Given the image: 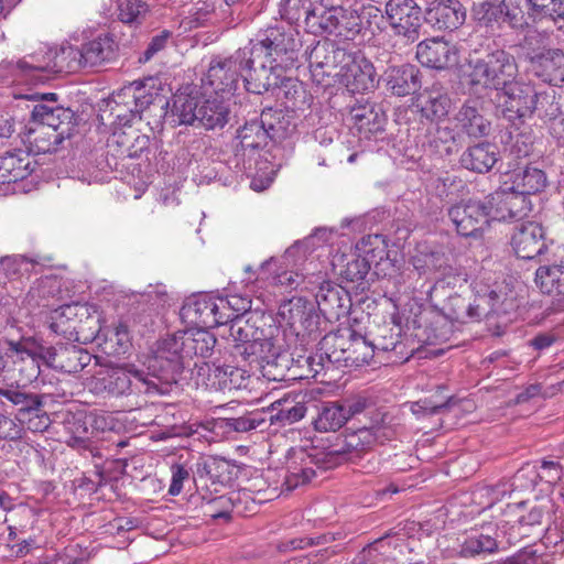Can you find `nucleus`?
<instances>
[{
    "instance_id": "obj_1",
    "label": "nucleus",
    "mask_w": 564,
    "mask_h": 564,
    "mask_svg": "<svg viewBox=\"0 0 564 564\" xmlns=\"http://www.w3.org/2000/svg\"><path fill=\"white\" fill-rule=\"evenodd\" d=\"M246 47L252 56L251 63L257 64L248 84L257 95H261L279 83L281 72L296 65L302 41L300 33L291 25H276L259 33Z\"/></svg>"
},
{
    "instance_id": "obj_2",
    "label": "nucleus",
    "mask_w": 564,
    "mask_h": 564,
    "mask_svg": "<svg viewBox=\"0 0 564 564\" xmlns=\"http://www.w3.org/2000/svg\"><path fill=\"white\" fill-rule=\"evenodd\" d=\"M216 343L215 335L205 327L181 330L160 340L144 365L160 382H175L191 359L210 356Z\"/></svg>"
},
{
    "instance_id": "obj_3",
    "label": "nucleus",
    "mask_w": 564,
    "mask_h": 564,
    "mask_svg": "<svg viewBox=\"0 0 564 564\" xmlns=\"http://www.w3.org/2000/svg\"><path fill=\"white\" fill-rule=\"evenodd\" d=\"M31 98H40V102L34 105L31 121L24 127L25 141L37 153L55 152L65 139L73 135L77 116L69 108L53 105L57 99L54 93L33 95Z\"/></svg>"
},
{
    "instance_id": "obj_4",
    "label": "nucleus",
    "mask_w": 564,
    "mask_h": 564,
    "mask_svg": "<svg viewBox=\"0 0 564 564\" xmlns=\"http://www.w3.org/2000/svg\"><path fill=\"white\" fill-rule=\"evenodd\" d=\"M516 57L505 48L488 47L482 54L470 56L464 70V80L474 94L497 90L518 76Z\"/></svg>"
},
{
    "instance_id": "obj_5",
    "label": "nucleus",
    "mask_w": 564,
    "mask_h": 564,
    "mask_svg": "<svg viewBox=\"0 0 564 564\" xmlns=\"http://www.w3.org/2000/svg\"><path fill=\"white\" fill-rule=\"evenodd\" d=\"M160 379L150 373V370L138 369L133 364L108 367L97 372L91 381V390L97 394L123 397L131 393H154Z\"/></svg>"
},
{
    "instance_id": "obj_6",
    "label": "nucleus",
    "mask_w": 564,
    "mask_h": 564,
    "mask_svg": "<svg viewBox=\"0 0 564 564\" xmlns=\"http://www.w3.org/2000/svg\"><path fill=\"white\" fill-rule=\"evenodd\" d=\"M278 333L276 326H269L264 328V336L254 337L250 345L236 350L250 370L253 367L261 369L264 377L274 381L284 379L291 360L290 354L278 344Z\"/></svg>"
},
{
    "instance_id": "obj_7",
    "label": "nucleus",
    "mask_w": 564,
    "mask_h": 564,
    "mask_svg": "<svg viewBox=\"0 0 564 564\" xmlns=\"http://www.w3.org/2000/svg\"><path fill=\"white\" fill-rule=\"evenodd\" d=\"M251 58L246 46L229 57L213 58L203 84L209 86L215 95L232 94L238 87L239 79L242 78L246 89L256 94L248 84L249 75L257 69V64L251 63Z\"/></svg>"
},
{
    "instance_id": "obj_8",
    "label": "nucleus",
    "mask_w": 564,
    "mask_h": 564,
    "mask_svg": "<svg viewBox=\"0 0 564 564\" xmlns=\"http://www.w3.org/2000/svg\"><path fill=\"white\" fill-rule=\"evenodd\" d=\"M0 404L15 410V419L34 433H43L51 425L45 411V395L22 386L0 387Z\"/></svg>"
},
{
    "instance_id": "obj_9",
    "label": "nucleus",
    "mask_w": 564,
    "mask_h": 564,
    "mask_svg": "<svg viewBox=\"0 0 564 564\" xmlns=\"http://www.w3.org/2000/svg\"><path fill=\"white\" fill-rule=\"evenodd\" d=\"M503 522L486 523L473 529L459 546L458 554L463 558L486 557L507 551L513 545L514 539Z\"/></svg>"
},
{
    "instance_id": "obj_10",
    "label": "nucleus",
    "mask_w": 564,
    "mask_h": 564,
    "mask_svg": "<svg viewBox=\"0 0 564 564\" xmlns=\"http://www.w3.org/2000/svg\"><path fill=\"white\" fill-rule=\"evenodd\" d=\"M529 0H501L499 3L485 1L474 8L475 19L482 25L494 28L507 24L514 30L529 25L532 15Z\"/></svg>"
},
{
    "instance_id": "obj_11",
    "label": "nucleus",
    "mask_w": 564,
    "mask_h": 564,
    "mask_svg": "<svg viewBox=\"0 0 564 564\" xmlns=\"http://www.w3.org/2000/svg\"><path fill=\"white\" fill-rule=\"evenodd\" d=\"M518 307L513 292L507 285L485 284L475 286V296L470 302L469 313L471 322L481 318L501 317L510 314Z\"/></svg>"
},
{
    "instance_id": "obj_12",
    "label": "nucleus",
    "mask_w": 564,
    "mask_h": 564,
    "mask_svg": "<svg viewBox=\"0 0 564 564\" xmlns=\"http://www.w3.org/2000/svg\"><path fill=\"white\" fill-rule=\"evenodd\" d=\"M502 101V113L511 122L522 123L535 113V99L540 91L531 83L512 79L499 90Z\"/></svg>"
},
{
    "instance_id": "obj_13",
    "label": "nucleus",
    "mask_w": 564,
    "mask_h": 564,
    "mask_svg": "<svg viewBox=\"0 0 564 564\" xmlns=\"http://www.w3.org/2000/svg\"><path fill=\"white\" fill-rule=\"evenodd\" d=\"M386 15L394 34L406 43H414L420 37L422 10L414 0H389Z\"/></svg>"
},
{
    "instance_id": "obj_14",
    "label": "nucleus",
    "mask_w": 564,
    "mask_h": 564,
    "mask_svg": "<svg viewBox=\"0 0 564 564\" xmlns=\"http://www.w3.org/2000/svg\"><path fill=\"white\" fill-rule=\"evenodd\" d=\"M219 299L207 294L193 295L186 300L181 308V317L188 324L197 327L213 328L227 324L231 317L221 312Z\"/></svg>"
},
{
    "instance_id": "obj_15",
    "label": "nucleus",
    "mask_w": 564,
    "mask_h": 564,
    "mask_svg": "<svg viewBox=\"0 0 564 564\" xmlns=\"http://www.w3.org/2000/svg\"><path fill=\"white\" fill-rule=\"evenodd\" d=\"M491 221H518L531 212V200L505 186L485 198Z\"/></svg>"
},
{
    "instance_id": "obj_16",
    "label": "nucleus",
    "mask_w": 564,
    "mask_h": 564,
    "mask_svg": "<svg viewBox=\"0 0 564 564\" xmlns=\"http://www.w3.org/2000/svg\"><path fill=\"white\" fill-rule=\"evenodd\" d=\"M338 75L352 94L372 90L379 83L373 63L360 51L347 52Z\"/></svg>"
},
{
    "instance_id": "obj_17",
    "label": "nucleus",
    "mask_w": 564,
    "mask_h": 564,
    "mask_svg": "<svg viewBox=\"0 0 564 564\" xmlns=\"http://www.w3.org/2000/svg\"><path fill=\"white\" fill-rule=\"evenodd\" d=\"M447 215L457 234L464 237H478L491 221L485 200L470 199L456 204Z\"/></svg>"
},
{
    "instance_id": "obj_18",
    "label": "nucleus",
    "mask_w": 564,
    "mask_h": 564,
    "mask_svg": "<svg viewBox=\"0 0 564 564\" xmlns=\"http://www.w3.org/2000/svg\"><path fill=\"white\" fill-rule=\"evenodd\" d=\"M523 512L518 517L513 523L502 521L506 529L511 533L514 539L513 545L520 542L523 538H529L534 531L542 532L543 519L552 511V502L550 499H542L535 502L522 501L518 505Z\"/></svg>"
},
{
    "instance_id": "obj_19",
    "label": "nucleus",
    "mask_w": 564,
    "mask_h": 564,
    "mask_svg": "<svg viewBox=\"0 0 564 564\" xmlns=\"http://www.w3.org/2000/svg\"><path fill=\"white\" fill-rule=\"evenodd\" d=\"M348 332L349 329L330 332L319 340L318 354L306 359L314 375H317L326 365H345L346 348L349 344Z\"/></svg>"
},
{
    "instance_id": "obj_20",
    "label": "nucleus",
    "mask_w": 564,
    "mask_h": 564,
    "mask_svg": "<svg viewBox=\"0 0 564 564\" xmlns=\"http://www.w3.org/2000/svg\"><path fill=\"white\" fill-rule=\"evenodd\" d=\"M94 358L97 359L86 349L76 345L51 346L42 349V359H44L47 366L65 373L82 371Z\"/></svg>"
},
{
    "instance_id": "obj_21",
    "label": "nucleus",
    "mask_w": 564,
    "mask_h": 564,
    "mask_svg": "<svg viewBox=\"0 0 564 564\" xmlns=\"http://www.w3.org/2000/svg\"><path fill=\"white\" fill-rule=\"evenodd\" d=\"M315 304L327 321H338L349 314L351 299L341 285L323 281L315 293Z\"/></svg>"
},
{
    "instance_id": "obj_22",
    "label": "nucleus",
    "mask_w": 564,
    "mask_h": 564,
    "mask_svg": "<svg viewBox=\"0 0 564 564\" xmlns=\"http://www.w3.org/2000/svg\"><path fill=\"white\" fill-rule=\"evenodd\" d=\"M53 63V48H47L45 52H36L18 61L4 59L0 66L18 78L44 79L55 74V68H51Z\"/></svg>"
},
{
    "instance_id": "obj_23",
    "label": "nucleus",
    "mask_w": 564,
    "mask_h": 564,
    "mask_svg": "<svg viewBox=\"0 0 564 564\" xmlns=\"http://www.w3.org/2000/svg\"><path fill=\"white\" fill-rule=\"evenodd\" d=\"M279 314L297 334L303 332L311 335L318 329L319 315L315 303L304 297H292L281 305Z\"/></svg>"
},
{
    "instance_id": "obj_24",
    "label": "nucleus",
    "mask_w": 564,
    "mask_h": 564,
    "mask_svg": "<svg viewBox=\"0 0 564 564\" xmlns=\"http://www.w3.org/2000/svg\"><path fill=\"white\" fill-rule=\"evenodd\" d=\"M457 133L469 138H484L491 131V122L482 113V107L477 99H467L454 116Z\"/></svg>"
},
{
    "instance_id": "obj_25",
    "label": "nucleus",
    "mask_w": 564,
    "mask_h": 564,
    "mask_svg": "<svg viewBox=\"0 0 564 564\" xmlns=\"http://www.w3.org/2000/svg\"><path fill=\"white\" fill-rule=\"evenodd\" d=\"M466 19V10L459 0L433 1L426 9L424 20L436 30H456Z\"/></svg>"
},
{
    "instance_id": "obj_26",
    "label": "nucleus",
    "mask_w": 564,
    "mask_h": 564,
    "mask_svg": "<svg viewBox=\"0 0 564 564\" xmlns=\"http://www.w3.org/2000/svg\"><path fill=\"white\" fill-rule=\"evenodd\" d=\"M416 58L425 67L446 69L457 63V50L449 42L435 37L417 44Z\"/></svg>"
},
{
    "instance_id": "obj_27",
    "label": "nucleus",
    "mask_w": 564,
    "mask_h": 564,
    "mask_svg": "<svg viewBox=\"0 0 564 564\" xmlns=\"http://www.w3.org/2000/svg\"><path fill=\"white\" fill-rule=\"evenodd\" d=\"M544 236V229L539 223L522 224L511 237V246L517 257L530 260L542 254L546 249Z\"/></svg>"
},
{
    "instance_id": "obj_28",
    "label": "nucleus",
    "mask_w": 564,
    "mask_h": 564,
    "mask_svg": "<svg viewBox=\"0 0 564 564\" xmlns=\"http://www.w3.org/2000/svg\"><path fill=\"white\" fill-rule=\"evenodd\" d=\"M532 73L552 86L564 84V53L561 50H546L529 56Z\"/></svg>"
},
{
    "instance_id": "obj_29",
    "label": "nucleus",
    "mask_w": 564,
    "mask_h": 564,
    "mask_svg": "<svg viewBox=\"0 0 564 564\" xmlns=\"http://www.w3.org/2000/svg\"><path fill=\"white\" fill-rule=\"evenodd\" d=\"M260 118L269 140L275 144L290 140L296 132L295 116L285 109L267 107Z\"/></svg>"
},
{
    "instance_id": "obj_30",
    "label": "nucleus",
    "mask_w": 564,
    "mask_h": 564,
    "mask_svg": "<svg viewBox=\"0 0 564 564\" xmlns=\"http://www.w3.org/2000/svg\"><path fill=\"white\" fill-rule=\"evenodd\" d=\"M420 70L416 66L408 63H400L397 66L384 69L380 77L388 89L397 96H408L421 87Z\"/></svg>"
},
{
    "instance_id": "obj_31",
    "label": "nucleus",
    "mask_w": 564,
    "mask_h": 564,
    "mask_svg": "<svg viewBox=\"0 0 564 564\" xmlns=\"http://www.w3.org/2000/svg\"><path fill=\"white\" fill-rule=\"evenodd\" d=\"M202 95L196 87H186L173 97V105L170 113L171 122L176 126H195L197 111L200 107Z\"/></svg>"
},
{
    "instance_id": "obj_32",
    "label": "nucleus",
    "mask_w": 564,
    "mask_h": 564,
    "mask_svg": "<svg viewBox=\"0 0 564 564\" xmlns=\"http://www.w3.org/2000/svg\"><path fill=\"white\" fill-rule=\"evenodd\" d=\"M505 177V186L510 187V189L528 198L530 195L541 192L546 186L545 173L533 166H519L506 173Z\"/></svg>"
},
{
    "instance_id": "obj_33",
    "label": "nucleus",
    "mask_w": 564,
    "mask_h": 564,
    "mask_svg": "<svg viewBox=\"0 0 564 564\" xmlns=\"http://www.w3.org/2000/svg\"><path fill=\"white\" fill-rule=\"evenodd\" d=\"M270 89L276 90V98L283 102L285 110L293 113L311 105L312 96L306 91L303 83L296 78L283 76V72L279 83Z\"/></svg>"
},
{
    "instance_id": "obj_34",
    "label": "nucleus",
    "mask_w": 564,
    "mask_h": 564,
    "mask_svg": "<svg viewBox=\"0 0 564 564\" xmlns=\"http://www.w3.org/2000/svg\"><path fill=\"white\" fill-rule=\"evenodd\" d=\"M32 162L31 155L24 150L0 156V186L26 178L33 171ZM0 194H7V189L0 187Z\"/></svg>"
},
{
    "instance_id": "obj_35",
    "label": "nucleus",
    "mask_w": 564,
    "mask_h": 564,
    "mask_svg": "<svg viewBox=\"0 0 564 564\" xmlns=\"http://www.w3.org/2000/svg\"><path fill=\"white\" fill-rule=\"evenodd\" d=\"M499 160L498 147L490 142H480L468 147L459 158L462 167L484 174L491 171Z\"/></svg>"
},
{
    "instance_id": "obj_36",
    "label": "nucleus",
    "mask_w": 564,
    "mask_h": 564,
    "mask_svg": "<svg viewBox=\"0 0 564 564\" xmlns=\"http://www.w3.org/2000/svg\"><path fill=\"white\" fill-rule=\"evenodd\" d=\"M196 127L207 130L223 129L229 122V105L219 95L203 96L197 111Z\"/></svg>"
},
{
    "instance_id": "obj_37",
    "label": "nucleus",
    "mask_w": 564,
    "mask_h": 564,
    "mask_svg": "<svg viewBox=\"0 0 564 564\" xmlns=\"http://www.w3.org/2000/svg\"><path fill=\"white\" fill-rule=\"evenodd\" d=\"M347 56V51L336 47L333 43L324 41L317 42L308 53L307 61L310 68L314 75L322 74L330 75L332 69H335L338 63H343Z\"/></svg>"
},
{
    "instance_id": "obj_38",
    "label": "nucleus",
    "mask_w": 564,
    "mask_h": 564,
    "mask_svg": "<svg viewBox=\"0 0 564 564\" xmlns=\"http://www.w3.org/2000/svg\"><path fill=\"white\" fill-rule=\"evenodd\" d=\"M338 14H340V6L330 8L316 6L305 10V23L314 33L335 34L336 26H338Z\"/></svg>"
},
{
    "instance_id": "obj_39",
    "label": "nucleus",
    "mask_w": 564,
    "mask_h": 564,
    "mask_svg": "<svg viewBox=\"0 0 564 564\" xmlns=\"http://www.w3.org/2000/svg\"><path fill=\"white\" fill-rule=\"evenodd\" d=\"M452 100L446 93L432 89L417 98L421 116L430 121L440 120L449 112Z\"/></svg>"
},
{
    "instance_id": "obj_40",
    "label": "nucleus",
    "mask_w": 564,
    "mask_h": 564,
    "mask_svg": "<svg viewBox=\"0 0 564 564\" xmlns=\"http://www.w3.org/2000/svg\"><path fill=\"white\" fill-rule=\"evenodd\" d=\"M535 283L544 294L564 296V264L539 267L535 271Z\"/></svg>"
},
{
    "instance_id": "obj_41",
    "label": "nucleus",
    "mask_w": 564,
    "mask_h": 564,
    "mask_svg": "<svg viewBox=\"0 0 564 564\" xmlns=\"http://www.w3.org/2000/svg\"><path fill=\"white\" fill-rule=\"evenodd\" d=\"M349 344L346 348V358L344 367H361L369 364L375 355V348L371 340L356 333L352 329L348 332Z\"/></svg>"
},
{
    "instance_id": "obj_42",
    "label": "nucleus",
    "mask_w": 564,
    "mask_h": 564,
    "mask_svg": "<svg viewBox=\"0 0 564 564\" xmlns=\"http://www.w3.org/2000/svg\"><path fill=\"white\" fill-rule=\"evenodd\" d=\"M457 133L451 127L436 126L427 131L424 145L427 149L442 156H451L457 148Z\"/></svg>"
},
{
    "instance_id": "obj_43",
    "label": "nucleus",
    "mask_w": 564,
    "mask_h": 564,
    "mask_svg": "<svg viewBox=\"0 0 564 564\" xmlns=\"http://www.w3.org/2000/svg\"><path fill=\"white\" fill-rule=\"evenodd\" d=\"M83 67H96L109 61L113 55V41L108 37H97L79 47Z\"/></svg>"
},
{
    "instance_id": "obj_44",
    "label": "nucleus",
    "mask_w": 564,
    "mask_h": 564,
    "mask_svg": "<svg viewBox=\"0 0 564 564\" xmlns=\"http://www.w3.org/2000/svg\"><path fill=\"white\" fill-rule=\"evenodd\" d=\"M347 422L346 412L338 402H324L317 409L314 427L318 432H335Z\"/></svg>"
},
{
    "instance_id": "obj_45",
    "label": "nucleus",
    "mask_w": 564,
    "mask_h": 564,
    "mask_svg": "<svg viewBox=\"0 0 564 564\" xmlns=\"http://www.w3.org/2000/svg\"><path fill=\"white\" fill-rule=\"evenodd\" d=\"M237 139L242 150H257L268 145L269 138L262 120L251 119L237 130Z\"/></svg>"
},
{
    "instance_id": "obj_46",
    "label": "nucleus",
    "mask_w": 564,
    "mask_h": 564,
    "mask_svg": "<svg viewBox=\"0 0 564 564\" xmlns=\"http://www.w3.org/2000/svg\"><path fill=\"white\" fill-rule=\"evenodd\" d=\"M349 116L360 131L375 133L383 130L384 117L372 104L366 102L351 107Z\"/></svg>"
},
{
    "instance_id": "obj_47",
    "label": "nucleus",
    "mask_w": 564,
    "mask_h": 564,
    "mask_svg": "<svg viewBox=\"0 0 564 564\" xmlns=\"http://www.w3.org/2000/svg\"><path fill=\"white\" fill-rule=\"evenodd\" d=\"M265 419L260 413H248L238 417H218L214 421V429L225 434L245 433L261 427Z\"/></svg>"
},
{
    "instance_id": "obj_48",
    "label": "nucleus",
    "mask_w": 564,
    "mask_h": 564,
    "mask_svg": "<svg viewBox=\"0 0 564 564\" xmlns=\"http://www.w3.org/2000/svg\"><path fill=\"white\" fill-rule=\"evenodd\" d=\"M228 322H231L229 328V337L234 341L230 350V356L234 359L240 358V355L236 354L238 348L242 349L243 347H247L251 344V340H253L254 337L264 336V328L253 327L247 322L242 324L241 318L235 319L230 317Z\"/></svg>"
},
{
    "instance_id": "obj_49",
    "label": "nucleus",
    "mask_w": 564,
    "mask_h": 564,
    "mask_svg": "<svg viewBox=\"0 0 564 564\" xmlns=\"http://www.w3.org/2000/svg\"><path fill=\"white\" fill-rule=\"evenodd\" d=\"M306 408L303 403L282 399L272 404L270 421L282 426L293 424L304 417Z\"/></svg>"
},
{
    "instance_id": "obj_50",
    "label": "nucleus",
    "mask_w": 564,
    "mask_h": 564,
    "mask_svg": "<svg viewBox=\"0 0 564 564\" xmlns=\"http://www.w3.org/2000/svg\"><path fill=\"white\" fill-rule=\"evenodd\" d=\"M532 17L550 19L564 32V0H529Z\"/></svg>"
},
{
    "instance_id": "obj_51",
    "label": "nucleus",
    "mask_w": 564,
    "mask_h": 564,
    "mask_svg": "<svg viewBox=\"0 0 564 564\" xmlns=\"http://www.w3.org/2000/svg\"><path fill=\"white\" fill-rule=\"evenodd\" d=\"M82 53L79 47L70 44L62 45L58 50L53 48L54 63L51 68H55L57 73H74L83 68Z\"/></svg>"
},
{
    "instance_id": "obj_52",
    "label": "nucleus",
    "mask_w": 564,
    "mask_h": 564,
    "mask_svg": "<svg viewBox=\"0 0 564 564\" xmlns=\"http://www.w3.org/2000/svg\"><path fill=\"white\" fill-rule=\"evenodd\" d=\"M301 464L293 462L285 475L284 486L286 490H293L300 486L308 484L316 475L314 466L310 464V458L304 452H301Z\"/></svg>"
},
{
    "instance_id": "obj_53",
    "label": "nucleus",
    "mask_w": 564,
    "mask_h": 564,
    "mask_svg": "<svg viewBox=\"0 0 564 564\" xmlns=\"http://www.w3.org/2000/svg\"><path fill=\"white\" fill-rule=\"evenodd\" d=\"M365 29L362 14L356 9H346L340 6V14H338V26L335 34L346 40H354Z\"/></svg>"
},
{
    "instance_id": "obj_54",
    "label": "nucleus",
    "mask_w": 564,
    "mask_h": 564,
    "mask_svg": "<svg viewBox=\"0 0 564 564\" xmlns=\"http://www.w3.org/2000/svg\"><path fill=\"white\" fill-rule=\"evenodd\" d=\"M131 345L128 326L120 322L108 330L104 349L108 355L120 356L127 354Z\"/></svg>"
},
{
    "instance_id": "obj_55",
    "label": "nucleus",
    "mask_w": 564,
    "mask_h": 564,
    "mask_svg": "<svg viewBox=\"0 0 564 564\" xmlns=\"http://www.w3.org/2000/svg\"><path fill=\"white\" fill-rule=\"evenodd\" d=\"M306 455L307 458H310V464L323 470L335 468L350 459V457L345 453V449H343L338 443L329 448L316 451L313 454Z\"/></svg>"
},
{
    "instance_id": "obj_56",
    "label": "nucleus",
    "mask_w": 564,
    "mask_h": 564,
    "mask_svg": "<svg viewBox=\"0 0 564 564\" xmlns=\"http://www.w3.org/2000/svg\"><path fill=\"white\" fill-rule=\"evenodd\" d=\"M148 12L149 6L142 0H118L117 17L124 24L140 25Z\"/></svg>"
},
{
    "instance_id": "obj_57",
    "label": "nucleus",
    "mask_w": 564,
    "mask_h": 564,
    "mask_svg": "<svg viewBox=\"0 0 564 564\" xmlns=\"http://www.w3.org/2000/svg\"><path fill=\"white\" fill-rule=\"evenodd\" d=\"M376 441L377 435L375 431L365 427L346 435L338 444H340V447L345 449V453L350 457L355 452L359 453L371 447Z\"/></svg>"
},
{
    "instance_id": "obj_58",
    "label": "nucleus",
    "mask_w": 564,
    "mask_h": 564,
    "mask_svg": "<svg viewBox=\"0 0 564 564\" xmlns=\"http://www.w3.org/2000/svg\"><path fill=\"white\" fill-rule=\"evenodd\" d=\"M370 264L366 258H354L349 260L340 271V276L347 282L356 283L357 290L361 292L368 288L366 278L369 273Z\"/></svg>"
},
{
    "instance_id": "obj_59",
    "label": "nucleus",
    "mask_w": 564,
    "mask_h": 564,
    "mask_svg": "<svg viewBox=\"0 0 564 564\" xmlns=\"http://www.w3.org/2000/svg\"><path fill=\"white\" fill-rule=\"evenodd\" d=\"M36 258H30L21 254L4 256L0 258V270L7 278H17L29 274L31 268L37 264Z\"/></svg>"
},
{
    "instance_id": "obj_60",
    "label": "nucleus",
    "mask_w": 564,
    "mask_h": 564,
    "mask_svg": "<svg viewBox=\"0 0 564 564\" xmlns=\"http://www.w3.org/2000/svg\"><path fill=\"white\" fill-rule=\"evenodd\" d=\"M33 296L42 300H56L63 301L65 290L63 289V281L56 275H48L37 280L35 286L31 289Z\"/></svg>"
},
{
    "instance_id": "obj_61",
    "label": "nucleus",
    "mask_w": 564,
    "mask_h": 564,
    "mask_svg": "<svg viewBox=\"0 0 564 564\" xmlns=\"http://www.w3.org/2000/svg\"><path fill=\"white\" fill-rule=\"evenodd\" d=\"M470 302H467L460 295L449 296L446 301L443 311L447 319L457 323L471 322V315L469 313Z\"/></svg>"
},
{
    "instance_id": "obj_62",
    "label": "nucleus",
    "mask_w": 564,
    "mask_h": 564,
    "mask_svg": "<svg viewBox=\"0 0 564 564\" xmlns=\"http://www.w3.org/2000/svg\"><path fill=\"white\" fill-rule=\"evenodd\" d=\"M116 142L120 145H126L122 152L130 159H140L149 152L150 138L145 134H137L130 142L126 133L115 134Z\"/></svg>"
},
{
    "instance_id": "obj_63",
    "label": "nucleus",
    "mask_w": 564,
    "mask_h": 564,
    "mask_svg": "<svg viewBox=\"0 0 564 564\" xmlns=\"http://www.w3.org/2000/svg\"><path fill=\"white\" fill-rule=\"evenodd\" d=\"M535 112L542 120L549 122L562 113L553 91H540L538 99H535Z\"/></svg>"
},
{
    "instance_id": "obj_64",
    "label": "nucleus",
    "mask_w": 564,
    "mask_h": 564,
    "mask_svg": "<svg viewBox=\"0 0 564 564\" xmlns=\"http://www.w3.org/2000/svg\"><path fill=\"white\" fill-rule=\"evenodd\" d=\"M6 343L9 347V351L21 356V358H23L24 355L33 359L37 356L42 358V349L46 348L40 346L32 337H22L20 340L7 339Z\"/></svg>"
}]
</instances>
